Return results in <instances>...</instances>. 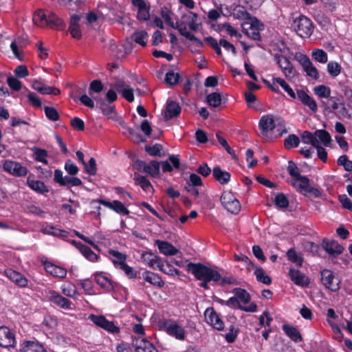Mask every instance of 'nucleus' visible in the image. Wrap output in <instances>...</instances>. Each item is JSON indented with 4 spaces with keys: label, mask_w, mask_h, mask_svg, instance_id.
Here are the masks:
<instances>
[{
    "label": "nucleus",
    "mask_w": 352,
    "mask_h": 352,
    "mask_svg": "<svg viewBox=\"0 0 352 352\" xmlns=\"http://www.w3.org/2000/svg\"><path fill=\"white\" fill-rule=\"evenodd\" d=\"M162 16L165 22L170 27L177 29L180 34L190 41H198V38L193 34L197 32L198 24L196 23L197 15L192 12L184 14L181 21L175 24L172 21L170 14L168 10L162 11Z\"/></svg>",
    "instance_id": "f257e3e1"
},
{
    "label": "nucleus",
    "mask_w": 352,
    "mask_h": 352,
    "mask_svg": "<svg viewBox=\"0 0 352 352\" xmlns=\"http://www.w3.org/2000/svg\"><path fill=\"white\" fill-rule=\"evenodd\" d=\"M232 293L234 296L230 297L226 301L221 300V304L245 312H256L257 311L258 307L255 302H251L248 306H243V305L248 304L251 300V296L245 289L241 287H234Z\"/></svg>",
    "instance_id": "f03ea898"
},
{
    "label": "nucleus",
    "mask_w": 352,
    "mask_h": 352,
    "mask_svg": "<svg viewBox=\"0 0 352 352\" xmlns=\"http://www.w3.org/2000/svg\"><path fill=\"white\" fill-rule=\"evenodd\" d=\"M199 280H203L199 286H207L210 281L217 283L220 281L222 285H240L241 282L231 274L221 275L218 271L208 267L199 263Z\"/></svg>",
    "instance_id": "7ed1b4c3"
},
{
    "label": "nucleus",
    "mask_w": 352,
    "mask_h": 352,
    "mask_svg": "<svg viewBox=\"0 0 352 352\" xmlns=\"http://www.w3.org/2000/svg\"><path fill=\"white\" fill-rule=\"evenodd\" d=\"M160 330L179 340H184L186 332L184 327L172 319H161L157 323Z\"/></svg>",
    "instance_id": "20e7f679"
},
{
    "label": "nucleus",
    "mask_w": 352,
    "mask_h": 352,
    "mask_svg": "<svg viewBox=\"0 0 352 352\" xmlns=\"http://www.w3.org/2000/svg\"><path fill=\"white\" fill-rule=\"evenodd\" d=\"M292 28L298 36L303 38L309 37L314 31L311 19L304 15L299 16L293 21Z\"/></svg>",
    "instance_id": "39448f33"
},
{
    "label": "nucleus",
    "mask_w": 352,
    "mask_h": 352,
    "mask_svg": "<svg viewBox=\"0 0 352 352\" xmlns=\"http://www.w3.org/2000/svg\"><path fill=\"white\" fill-rule=\"evenodd\" d=\"M223 206L230 213L236 214L241 210V204L234 194L230 191L223 192L221 197Z\"/></svg>",
    "instance_id": "423d86ee"
},
{
    "label": "nucleus",
    "mask_w": 352,
    "mask_h": 352,
    "mask_svg": "<svg viewBox=\"0 0 352 352\" xmlns=\"http://www.w3.org/2000/svg\"><path fill=\"white\" fill-rule=\"evenodd\" d=\"M263 25L258 20L253 17L251 21H247L243 24V30L244 33L250 38L254 41L261 40L260 31L263 30Z\"/></svg>",
    "instance_id": "0eeeda50"
},
{
    "label": "nucleus",
    "mask_w": 352,
    "mask_h": 352,
    "mask_svg": "<svg viewBox=\"0 0 352 352\" xmlns=\"http://www.w3.org/2000/svg\"><path fill=\"white\" fill-rule=\"evenodd\" d=\"M89 319L96 326L102 328L111 333H118L120 332V327L113 322L106 319L103 316L90 314Z\"/></svg>",
    "instance_id": "6e6552de"
},
{
    "label": "nucleus",
    "mask_w": 352,
    "mask_h": 352,
    "mask_svg": "<svg viewBox=\"0 0 352 352\" xmlns=\"http://www.w3.org/2000/svg\"><path fill=\"white\" fill-rule=\"evenodd\" d=\"M89 319L96 326L102 328L111 333H118L120 332V327L113 322L106 319L103 316L90 314Z\"/></svg>",
    "instance_id": "1a4fd4ad"
},
{
    "label": "nucleus",
    "mask_w": 352,
    "mask_h": 352,
    "mask_svg": "<svg viewBox=\"0 0 352 352\" xmlns=\"http://www.w3.org/2000/svg\"><path fill=\"white\" fill-rule=\"evenodd\" d=\"M274 59L287 78H292L294 77L296 70L287 57L280 54H276L274 56Z\"/></svg>",
    "instance_id": "9d476101"
},
{
    "label": "nucleus",
    "mask_w": 352,
    "mask_h": 352,
    "mask_svg": "<svg viewBox=\"0 0 352 352\" xmlns=\"http://www.w3.org/2000/svg\"><path fill=\"white\" fill-rule=\"evenodd\" d=\"M204 317L206 322L214 329L218 331L223 329L224 323L212 307H208L206 309Z\"/></svg>",
    "instance_id": "9b49d317"
},
{
    "label": "nucleus",
    "mask_w": 352,
    "mask_h": 352,
    "mask_svg": "<svg viewBox=\"0 0 352 352\" xmlns=\"http://www.w3.org/2000/svg\"><path fill=\"white\" fill-rule=\"evenodd\" d=\"M3 168L5 171L16 177L25 176L28 173V169L23 166L21 163L6 160L3 164Z\"/></svg>",
    "instance_id": "f8f14e48"
},
{
    "label": "nucleus",
    "mask_w": 352,
    "mask_h": 352,
    "mask_svg": "<svg viewBox=\"0 0 352 352\" xmlns=\"http://www.w3.org/2000/svg\"><path fill=\"white\" fill-rule=\"evenodd\" d=\"M15 336L12 331L6 326L0 327V346L4 348L14 347Z\"/></svg>",
    "instance_id": "ddd939ff"
},
{
    "label": "nucleus",
    "mask_w": 352,
    "mask_h": 352,
    "mask_svg": "<svg viewBox=\"0 0 352 352\" xmlns=\"http://www.w3.org/2000/svg\"><path fill=\"white\" fill-rule=\"evenodd\" d=\"M287 171L290 176L293 177L291 184L296 188H298L299 184L305 183L308 178L307 176L301 175L299 168L293 161H289L287 166Z\"/></svg>",
    "instance_id": "4468645a"
},
{
    "label": "nucleus",
    "mask_w": 352,
    "mask_h": 352,
    "mask_svg": "<svg viewBox=\"0 0 352 352\" xmlns=\"http://www.w3.org/2000/svg\"><path fill=\"white\" fill-rule=\"evenodd\" d=\"M97 202L114 210L117 213L123 214L124 215H128L129 214V210L120 201L114 200L113 202H110L104 199H97L92 200L91 204H93Z\"/></svg>",
    "instance_id": "2eb2a0df"
},
{
    "label": "nucleus",
    "mask_w": 352,
    "mask_h": 352,
    "mask_svg": "<svg viewBox=\"0 0 352 352\" xmlns=\"http://www.w3.org/2000/svg\"><path fill=\"white\" fill-rule=\"evenodd\" d=\"M300 63L307 76L315 80L319 78V74L317 68L313 65L307 56L302 55L300 58Z\"/></svg>",
    "instance_id": "dca6fc26"
},
{
    "label": "nucleus",
    "mask_w": 352,
    "mask_h": 352,
    "mask_svg": "<svg viewBox=\"0 0 352 352\" xmlns=\"http://www.w3.org/2000/svg\"><path fill=\"white\" fill-rule=\"evenodd\" d=\"M258 126L261 133L266 135L268 132L278 127V125L276 126L273 116L267 114L261 117L258 122Z\"/></svg>",
    "instance_id": "f3484780"
},
{
    "label": "nucleus",
    "mask_w": 352,
    "mask_h": 352,
    "mask_svg": "<svg viewBox=\"0 0 352 352\" xmlns=\"http://www.w3.org/2000/svg\"><path fill=\"white\" fill-rule=\"evenodd\" d=\"M19 352H47V351L38 341L27 340L21 344Z\"/></svg>",
    "instance_id": "a211bd4d"
},
{
    "label": "nucleus",
    "mask_w": 352,
    "mask_h": 352,
    "mask_svg": "<svg viewBox=\"0 0 352 352\" xmlns=\"http://www.w3.org/2000/svg\"><path fill=\"white\" fill-rule=\"evenodd\" d=\"M132 4L138 8L137 14V18L143 21H146L149 19L150 14L149 9L150 6L147 5L144 0H131Z\"/></svg>",
    "instance_id": "6ab92c4d"
},
{
    "label": "nucleus",
    "mask_w": 352,
    "mask_h": 352,
    "mask_svg": "<svg viewBox=\"0 0 352 352\" xmlns=\"http://www.w3.org/2000/svg\"><path fill=\"white\" fill-rule=\"evenodd\" d=\"M133 344L136 352H158L155 346L146 338H135Z\"/></svg>",
    "instance_id": "aec40b11"
},
{
    "label": "nucleus",
    "mask_w": 352,
    "mask_h": 352,
    "mask_svg": "<svg viewBox=\"0 0 352 352\" xmlns=\"http://www.w3.org/2000/svg\"><path fill=\"white\" fill-rule=\"evenodd\" d=\"M29 44L28 38L27 36H21L17 37L10 44V48L16 58L22 60L21 54L19 49H23Z\"/></svg>",
    "instance_id": "412c9836"
},
{
    "label": "nucleus",
    "mask_w": 352,
    "mask_h": 352,
    "mask_svg": "<svg viewBox=\"0 0 352 352\" xmlns=\"http://www.w3.org/2000/svg\"><path fill=\"white\" fill-rule=\"evenodd\" d=\"M45 271L54 277L64 278L67 275V270L60 266L56 265L51 262L42 261Z\"/></svg>",
    "instance_id": "4be33fe9"
},
{
    "label": "nucleus",
    "mask_w": 352,
    "mask_h": 352,
    "mask_svg": "<svg viewBox=\"0 0 352 352\" xmlns=\"http://www.w3.org/2000/svg\"><path fill=\"white\" fill-rule=\"evenodd\" d=\"M323 249L332 256L339 255L342 253L344 248L337 241H329L324 239L322 243Z\"/></svg>",
    "instance_id": "5701e85b"
},
{
    "label": "nucleus",
    "mask_w": 352,
    "mask_h": 352,
    "mask_svg": "<svg viewBox=\"0 0 352 352\" xmlns=\"http://www.w3.org/2000/svg\"><path fill=\"white\" fill-rule=\"evenodd\" d=\"M155 245L157 246L160 252L166 256H173L179 252L178 249L168 241L156 240Z\"/></svg>",
    "instance_id": "b1692460"
},
{
    "label": "nucleus",
    "mask_w": 352,
    "mask_h": 352,
    "mask_svg": "<svg viewBox=\"0 0 352 352\" xmlns=\"http://www.w3.org/2000/svg\"><path fill=\"white\" fill-rule=\"evenodd\" d=\"M181 112V107L179 104L175 101L168 100L164 112V118L168 120L177 117Z\"/></svg>",
    "instance_id": "393cba45"
},
{
    "label": "nucleus",
    "mask_w": 352,
    "mask_h": 352,
    "mask_svg": "<svg viewBox=\"0 0 352 352\" xmlns=\"http://www.w3.org/2000/svg\"><path fill=\"white\" fill-rule=\"evenodd\" d=\"M289 276L292 280L297 285L307 286L309 284V279L298 270L291 269Z\"/></svg>",
    "instance_id": "a878e982"
},
{
    "label": "nucleus",
    "mask_w": 352,
    "mask_h": 352,
    "mask_svg": "<svg viewBox=\"0 0 352 352\" xmlns=\"http://www.w3.org/2000/svg\"><path fill=\"white\" fill-rule=\"evenodd\" d=\"M297 96L301 102L307 106L313 112H316L318 106L316 102L303 90H298Z\"/></svg>",
    "instance_id": "bb28decb"
},
{
    "label": "nucleus",
    "mask_w": 352,
    "mask_h": 352,
    "mask_svg": "<svg viewBox=\"0 0 352 352\" xmlns=\"http://www.w3.org/2000/svg\"><path fill=\"white\" fill-rule=\"evenodd\" d=\"M5 273L6 276L18 286H27L28 280L19 272L8 269L6 270Z\"/></svg>",
    "instance_id": "cd10ccee"
},
{
    "label": "nucleus",
    "mask_w": 352,
    "mask_h": 352,
    "mask_svg": "<svg viewBox=\"0 0 352 352\" xmlns=\"http://www.w3.org/2000/svg\"><path fill=\"white\" fill-rule=\"evenodd\" d=\"M212 175L214 179L221 185L227 184L230 180V173L223 170L219 166H216L212 170Z\"/></svg>",
    "instance_id": "c85d7f7f"
},
{
    "label": "nucleus",
    "mask_w": 352,
    "mask_h": 352,
    "mask_svg": "<svg viewBox=\"0 0 352 352\" xmlns=\"http://www.w3.org/2000/svg\"><path fill=\"white\" fill-rule=\"evenodd\" d=\"M282 329L285 333L294 342H300L302 340V337L299 330L296 327L284 324Z\"/></svg>",
    "instance_id": "c756f323"
},
{
    "label": "nucleus",
    "mask_w": 352,
    "mask_h": 352,
    "mask_svg": "<svg viewBox=\"0 0 352 352\" xmlns=\"http://www.w3.org/2000/svg\"><path fill=\"white\" fill-rule=\"evenodd\" d=\"M143 262L152 268H157L161 263L162 258L152 252H145L142 254Z\"/></svg>",
    "instance_id": "7c9ffc66"
},
{
    "label": "nucleus",
    "mask_w": 352,
    "mask_h": 352,
    "mask_svg": "<svg viewBox=\"0 0 352 352\" xmlns=\"http://www.w3.org/2000/svg\"><path fill=\"white\" fill-rule=\"evenodd\" d=\"M80 17L78 15L74 14L71 16L69 31L74 38L80 39L82 37L81 31L79 27V21Z\"/></svg>",
    "instance_id": "2f4dec72"
},
{
    "label": "nucleus",
    "mask_w": 352,
    "mask_h": 352,
    "mask_svg": "<svg viewBox=\"0 0 352 352\" xmlns=\"http://www.w3.org/2000/svg\"><path fill=\"white\" fill-rule=\"evenodd\" d=\"M321 282L324 286L340 284V280L334 273L329 270H324L321 272Z\"/></svg>",
    "instance_id": "473e14b6"
},
{
    "label": "nucleus",
    "mask_w": 352,
    "mask_h": 352,
    "mask_svg": "<svg viewBox=\"0 0 352 352\" xmlns=\"http://www.w3.org/2000/svg\"><path fill=\"white\" fill-rule=\"evenodd\" d=\"M46 25L50 28L60 30L65 28V24L56 14L50 12Z\"/></svg>",
    "instance_id": "72a5a7b5"
},
{
    "label": "nucleus",
    "mask_w": 352,
    "mask_h": 352,
    "mask_svg": "<svg viewBox=\"0 0 352 352\" xmlns=\"http://www.w3.org/2000/svg\"><path fill=\"white\" fill-rule=\"evenodd\" d=\"M298 189L300 192H308L315 198L322 197V192L318 188L312 187L309 185V178L307 179V182H305V183L299 184Z\"/></svg>",
    "instance_id": "f704fd0d"
},
{
    "label": "nucleus",
    "mask_w": 352,
    "mask_h": 352,
    "mask_svg": "<svg viewBox=\"0 0 352 352\" xmlns=\"http://www.w3.org/2000/svg\"><path fill=\"white\" fill-rule=\"evenodd\" d=\"M50 11L38 10L34 12L33 15V22L35 25L43 27L46 25Z\"/></svg>",
    "instance_id": "c9c22d12"
},
{
    "label": "nucleus",
    "mask_w": 352,
    "mask_h": 352,
    "mask_svg": "<svg viewBox=\"0 0 352 352\" xmlns=\"http://www.w3.org/2000/svg\"><path fill=\"white\" fill-rule=\"evenodd\" d=\"M108 253L113 257L111 260L115 267L118 268L126 263L127 256L125 254L112 249L109 250Z\"/></svg>",
    "instance_id": "e433bc0d"
},
{
    "label": "nucleus",
    "mask_w": 352,
    "mask_h": 352,
    "mask_svg": "<svg viewBox=\"0 0 352 352\" xmlns=\"http://www.w3.org/2000/svg\"><path fill=\"white\" fill-rule=\"evenodd\" d=\"M198 175L195 173H192L190 175V179L187 181L185 188L192 195L195 196L198 195Z\"/></svg>",
    "instance_id": "4c0bfd02"
},
{
    "label": "nucleus",
    "mask_w": 352,
    "mask_h": 352,
    "mask_svg": "<svg viewBox=\"0 0 352 352\" xmlns=\"http://www.w3.org/2000/svg\"><path fill=\"white\" fill-rule=\"evenodd\" d=\"M222 97L219 92H212L209 94L206 98L207 104L213 108H217L221 106L222 103Z\"/></svg>",
    "instance_id": "58836bf2"
},
{
    "label": "nucleus",
    "mask_w": 352,
    "mask_h": 352,
    "mask_svg": "<svg viewBox=\"0 0 352 352\" xmlns=\"http://www.w3.org/2000/svg\"><path fill=\"white\" fill-rule=\"evenodd\" d=\"M27 183L31 189L38 193L44 194L45 192H47L49 191L47 187L41 181L30 179L28 178Z\"/></svg>",
    "instance_id": "ea45409f"
},
{
    "label": "nucleus",
    "mask_w": 352,
    "mask_h": 352,
    "mask_svg": "<svg viewBox=\"0 0 352 352\" xmlns=\"http://www.w3.org/2000/svg\"><path fill=\"white\" fill-rule=\"evenodd\" d=\"M160 162L152 160L149 164H146L144 173L149 175L152 177H157L160 175Z\"/></svg>",
    "instance_id": "a19ab883"
},
{
    "label": "nucleus",
    "mask_w": 352,
    "mask_h": 352,
    "mask_svg": "<svg viewBox=\"0 0 352 352\" xmlns=\"http://www.w3.org/2000/svg\"><path fill=\"white\" fill-rule=\"evenodd\" d=\"M143 279L153 286H162L163 282L161 278L151 272H145L142 274Z\"/></svg>",
    "instance_id": "79ce46f5"
},
{
    "label": "nucleus",
    "mask_w": 352,
    "mask_h": 352,
    "mask_svg": "<svg viewBox=\"0 0 352 352\" xmlns=\"http://www.w3.org/2000/svg\"><path fill=\"white\" fill-rule=\"evenodd\" d=\"M148 38V33L144 30L135 32L131 35V39L142 47H145Z\"/></svg>",
    "instance_id": "37998d69"
},
{
    "label": "nucleus",
    "mask_w": 352,
    "mask_h": 352,
    "mask_svg": "<svg viewBox=\"0 0 352 352\" xmlns=\"http://www.w3.org/2000/svg\"><path fill=\"white\" fill-rule=\"evenodd\" d=\"M234 18L240 20H249L253 19L250 14L245 10V8L241 6H237L234 8L233 12Z\"/></svg>",
    "instance_id": "c03bdc74"
},
{
    "label": "nucleus",
    "mask_w": 352,
    "mask_h": 352,
    "mask_svg": "<svg viewBox=\"0 0 352 352\" xmlns=\"http://www.w3.org/2000/svg\"><path fill=\"white\" fill-rule=\"evenodd\" d=\"M315 135L324 146H329L332 140L329 133L324 129L316 130Z\"/></svg>",
    "instance_id": "a18cd8bd"
},
{
    "label": "nucleus",
    "mask_w": 352,
    "mask_h": 352,
    "mask_svg": "<svg viewBox=\"0 0 352 352\" xmlns=\"http://www.w3.org/2000/svg\"><path fill=\"white\" fill-rule=\"evenodd\" d=\"M78 249L80 251V252L83 254V256L89 261L91 262H95L98 261V256L95 252H94L88 246L80 243Z\"/></svg>",
    "instance_id": "49530a36"
},
{
    "label": "nucleus",
    "mask_w": 352,
    "mask_h": 352,
    "mask_svg": "<svg viewBox=\"0 0 352 352\" xmlns=\"http://www.w3.org/2000/svg\"><path fill=\"white\" fill-rule=\"evenodd\" d=\"M312 58L320 63L325 64L328 61L327 53L322 49H314L311 52Z\"/></svg>",
    "instance_id": "de8ad7c7"
},
{
    "label": "nucleus",
    "mask_w": 352,
    "mask_h": 352,
    "mask_svg": "<svg viewBox=\"0 0 352 352\" xmlns=\"http://www.w3.org/2000/svg\"><path fill=\"white\" fill-rule=\"evenodd\" d=\"M51 300L54 304L60 306L62 308L67 309H71L70 302L67 299L60 296L59 294H53L51 297Z\"/></svg>",
    "instance_id": "09e8293b"
},
{
    "label": "nucleus",
    "mask_w": 352,
    "mask_h": 352,
    "mask_svg": "<svg viewBox=\"0 0 352 352\" xmlns=\"http://www.w3.org/2000/svg\"><path fill=\"white\" fill-rule=\"evenodd\" d=\"M301 138L303 143L310 144L314 147L319 143V140L316 139L315 135V132L312 133L308 131H305L301 135Z\"/></svg>",
    "instance_id": "8fccbe9b"
},
{
    "label": "nucleus",
    "mask_w": 352,
    "mask_h": 352,
    "mask_svg": "<svg viewBox=\"0 0 352 352\" xmlns=\"http://www.w3.org/2000/svg\"><path fill=\"white\" fill-rule=\"evenodd\" d=\"M134 180L135 184L140 186L144 191L148 190L149 188H153L151 182L144 176L135 173Z\"/></svg>",
    "instance_id": "3c124183"
},
{
    "label": "nucleus",
    "mask_w": 352,
    "mask_h": 352,
    "mask_svg": "<svg viewBox=\"0 0 352 352\" xmlns=\"http://www.w3.org/2000/svg\"><path fill=\"white\" fill-rule=\"evenodd\" d=\"M273 84L277 83L287 93V94L292 97V98H296V94L292 87L281 78H274Z\"/></svg>",
    "instance_id": "603ef678"
},
{
    "label": "nucleus",
    "mask_w": 352,
    "mask_h": 352,
    "mask_svg": "<svg viewBox=\"0 0 352 352\" xmlns=\"http://www.w3.org/2000/svg\"><path fill=\"white\" fill-rule=\"evenodd\" d=\"M95 280L99 286H113L112 280L103 273L97 274L95 276Z\"/></svg>",
    "instance_id": "864d4df0"
},
{
    "label": "nucleus",
    "mask_w": 352,
    "mask_h": 352,
    "mask_svg": "<svg viewBox=\"0 0 352 352\" xmlns=\"http://www.w3.org/2000/svg\"><path fill=\"white\" fill-rule=\"evenodd\" d=\"M327 72L329 74L330 76L333 77H336L338 75L340 74L342 72V67L341 65L336 62V61H331L327 64Z\"/></svg>",
    "instance_id": "5fc2aeb1"
},
{
    "label": "nucleus",
    "mask_w": 352,
    "mask_h": 352,
    "mask_svg": "<svg viewBox=\"0 0 352 352\" xmlns=\"http://www.w3.org/2000/svg\"><path fill=\"white\" fill-rule=\"evenodd\" d=\"M314 91L320 98H329L331 95V89L325 85H318L314 87Z\"/></svg>",
    "instance_id": "6e6d98bb"
},
{
    "label": "nucleus",
    "mask_w": 352,
    "mask_h": 352,
    "mask_svg": "<svg viewBox=\"0 0 352 352\" xmlns=\"http://www.w3.org/2000/svg\"><path fill=\"white\" fill-rule=\"evenodd\" d=\"M217 138L219 144L226 150V151L232 156L234 160H237V155L235 151L229 146L226 139L220 135V132L217 133Z\"/></svg>",
    "instance_id": "4d7b16f0"
},
{
    "label": "nucleus",
    "mask_w": 352,
    "mask_h": 352,
    "mask_svg": "<svg viewBox=\"0 0 352 352\" xmlns=\"http://www.w3.org/2000/svg\"><path fill=\"white\" fill-rule=\"evenodd\" d=\"M254 274L256 277V279L260 283L265 285H270L271 283V278L268 276L265 271L262 268H256Z\"/></svg>",
    "instance_id": "13d9d810"
},
{
    "label": "nucleus",
    "mask_w": 352,
    "mask_h": 352,
    "mask_svg": "<svg viewBox=\"0 0 352 352\" xmlns=\"http://www.w3.org/2000/svg\"><path fill=\"white\" fill-rule=\"evenodd\" d=\"M299 143V138L296 135L291 134L285 140L284 146L286 148L290 149L294 147H297Z\"/></svg>",
    "instance_id": "bf43d9fd"
},
{
    "label": "nucleus",
    "mask_w": 352,
    "mask_h": 352,
    "mask_svg": "<svg viewBox=\"0 0 352 352\" xmlns=\"http://www.w3.org/2000/svg\"><path fill=\"white\" fill-rule=\"evenodd\" d=\"M287 256L288 259L296 263L297 265L300 266L302 263V258L298 254L294 248H290L287 252Z\"/></svg>",
    "instance_id": "052dcab7"
},
{
    "label": "nucleus",
    "mask_w": 352,
    "mask_h": 352,
    "mask_svg": "<svg viewBox=\"0 0 352 352\" xmlns=\"http://www.w3.org/2000/svg\"><path fill=\"white\" fill-rule=\"evenodd\" d=\"M44 111L46 117L51 121L56 122L60 119L58 112L54 107L45 106Z\"/></svg>",
    "instance_id": "680f3d73"
},
{
    "label": "nucleus",
    "mask_w": 352,
    "mask_h": 352,
    "mask_svg": "<svg viewBox=\"0 0 352 352\" xmlns=\"http://www.w3.org/2000/svg\"><path fill=\"white\" fill-rule=\"evenodd\" d=\"M157 269H159L164 273L169 275H174L175 274H178V270L177 269H175L168 263H164L162 261H161V263L159 265Z\"/></svg>",
    "instance_id": "e2e57ef3"
},
{
    "label": "nucleus",
    "mask_w": 352,
    "mask_h": 352,
    "mask_svg": "<svg viewBox=\"0 0 352 352\" xmlns=\"http://www.w3.org/2000/svg\"><path fill=\"white\" fill-rule=\"evenodd\" d=\"M179 75L178 73H175L173 71H169L166 73L165 77V82L170 86L177 85L179 82Z\"/></svg>",
    "instance_id": "0e129e2a"
},
{
    "label": "nucleus",
    "mask_w": 352,
    "mask_h": 352,
    "mask_svg": "<svg viewBox=\"0 0 352 352\" xmlns=\"http://www.w3.org/2000/svg\"><path fill=\"white\" fill-rule=\"evenodd\" d=\"M239 329L236 328L234 324H232L229 327V332L225 335V339L228 343H233L238 336Z\"/></svg>",
    "instance_id": "69168bd1"
},
{
    "label": "nucleus",
    "mask_w": 352,
    "mask_h": 352,
    "mask_svg": "<svg viewBox=\"0 0 352 352\" xmlns=\"http://www.w3.org/2000/svg\"><path fill=\"white\" fill-rule=\"evenodd\" d=\"M145 151L151 156H161V151L163 146L160 144H155L153 146H145Z\"/></svg>",
    "instance_id": "338daca9"
},
{
    "label": "nucleus",
    "mask_w": 352,
    "mask_h": 352,
    "mask_svg": "<svg viewBox=\"0 0 352 352\" xmlns=\"http://www.w3.org/2000/svg\"><path fill=\"white\" fill-rule=\"evenodd\" d=\"M338 164L343 166L346 171L350 172L352 170V161L349 160L346 155H341L338 158Z\"/></svg>",
    "instance_id": "774afa93"
}]
</instances>
